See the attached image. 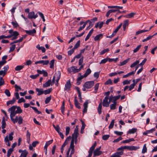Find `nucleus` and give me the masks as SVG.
I'll return each mask as SVG.
<instances>
[{
    "label": "nucleus",
    "mask_w": 157,
    "mask_h": 157,
    "mask_svg": "<svg viewBox=\"0 0 157 157\" xmlns=\"http://www.w3.org/2000/svg\"><path fill=\"white\" fill-rule=\"evenodd\" d=\"M17 108L16 106H13L9 109L8 111H10V113H16V109Z\"/></svg>",
    "instance_id": "obj_22"
},
{
    "label": "nucleus",
    "mask_w": 157,
    "mask_h": 157,
    "mask_svg": "<svg viewBox=\"0 0 157 157\" xmlns=\"http://www.w3.org/2000/svg\"><path fill=\"white\" fill-rule=\"evenodd\" d=\"M130 60V58H128L127 59L124 60L122 62H120V66H122L125 64L126 63H127Z\"/></svg>",
    "instance_id": "obj_30"
},
{
    "label": "nucleus",
    "mask_w": 157,
    "mask_h": 157,
    "mask_svg": "<svg viewBox=\"0 0 157 157\" xmlns=\"http://www.w3.org/2000/svg\"><path fill=\"white\" fill-rule=\"evenodd\" d=\"M79 75H80V76L79 77L77 78V85H79L80 84V81H81V80L83 78H85V77H84L83 75H81V74L80 73H79L78 74Z\"/></svg>",
    "instance_id": "obj_14"
},
{
    "label": "nucleus",
    "mask_w": 157,
    "mask_h": 157,
    "mask_svg": "<svg viewBox=\"0 0 157 157\" xmlns=\"http://www.w3.org/2000/svg\"><path fill=\"white\" fill-rule=\"evenodd\" d=\"M71 86V81L69 80L67 81L66 82V83L65 85L64 90L68 92L70 90Z\"/></svg>",
    "instance_id": "obj_4"
},
{
    "label": "nucleus",
    "mask_w": 157,
    "mask_h": 157,
    "mask_svg": "<svg viewBox=\"0 0 157 157\" xmlns=\"http://www.w3.org/2000/svg\"><path fill=\"white\" fill-rule=\"evenodd\" d=\"M123 154V151H121L115 153L110 157H121V155Z\"/></svg>",
    "instance_id": "obj_10"
},
{
    "label": "nucleus",
    "mask_w": 157,
    "mask_h": 157,
    "mask_svg": "<svg viewBox=\"0 0 157 157\" xmlns=\"http://www.w3.org/2000/svg\"><path fill=\"white\" fill-rule=\"evenodd\" d=\"M128 21H129L128 20H126L124 21V23L123 25V27L124 31H125L126 27L128 25Z\"/></svg>",
    "instance_id": "obj_24"
},
{
    "label": "nucleus",
    "mask_w": 157,
    "mask_h": 157,
    "mask_svg": "<svg viewBox=\"0 0 157 157\" xmlns=\"http://www.w3.org/2000/svg\"><path fill=\"white\" fill-rule=\"evenodd\" d=\"M155 131V128H153L151 129L150 130H147L146 132H144L143 134L145 135H147L148 133H152L153 132Z\"/></svg>",
    "instance_id": "obj_21"
},
{
    "label": "nucleus",
    "mask_w": 157,
    "mask_h": 157,
    "mask_svg": "<svg viewBox=\"0 0 157 157\" xmlns=\"http://www.w3.org/2000/svg\"><path fill=\"white\" fill-rule=\"evenodd\" d=\"M110 135H104L102 136V139L104 140H107L109 137Z\"/></svg>",
    "instance_id": "obj_60"
},
{
    "label": "nucleus",
    "mask_w": 157,
    "mask_h": 157,
    "mask_svg": "<svg viewBox=\"0 0 157 157\" xmlns=\"http://www.w3.org/2000/svg\"><path fill=\"white\" fill-rule=\"evenodd\" d=\"M101 108L102 103L101 102L99 104L98 109V111L99 114H100L101 113Z\"/></svg>",
    "instance_id": "obj_31"
},
{
    "label": "nucleus",
    "mask_w": 157,
    "mask_h": 157,
    "mask_svg": "<svg viewBox=\"0 0 157 157\" xmlns=\"http://www.w3.org/2000/svg\"><path fill=\"white\" fill-rule=\"evenodd\" d=\"M4 141L5 142L6 144L8 146H10V142L8 140V136H6L5 138Z\"/></svg>",
    "instance_id": "obj_35"
},
{
    "label": "nucleus",
    "mask_w": 157,
    "mask_h": 157,
    "mask_svg": "<svg viewBox=\"0 0 157 157\" xmlns=\"http://www.w3.org/2000/svg\"><path fill=\"white\" fill-rule=\"evenodd\" d=\"M148 31H149V30H139V31H137L136 33V35H137L139 34L140 33H142L147 32Z\"/></svg>",
    "instance_id": "obj_50"
},
{
    "label": "nucleus",
    "mask_w": 157,
    "mask_h": 157,
    "mask_svg": "<svg viewBox=\"0 0 157 157\" xmlns=\"http://www.w3.org/2000/svg\"><path fill=\"white\" fill-rule=\"evenodd\" d=\"M24 66L19 65L17 66L15 68V70L17 71H20L24 68Z\"/></svg>",
    "instance_id": "obj_43"
},
{
    "label": "nucleus",
    "mask_w": 157,
    "mask_h": 157,
    "mask_svg": "<svg viewBox=\"0 0 157 157\" xmlns=\"http://www.w3.org/2000/svg\"><path fill=\"white\" fill-rule=\"evenodd\" d=\"M141 46H142L140 44L138 45L136 47V48L133 50V52L136 53L137 52L139 51V50L140 49V48Z\"/></svg>",
    "instance_id": "obj_51"
},
{
    "label": "nucleus",
    "mask_w": 157,
    "mask_h": 157,
    "mask_svg": "<svg viewBox=\"0 0 157 157\" xmlns=\"http://www.w3.org/2000/svg\"><path fill=\"white\" fill-rule=\"evenodd\" d=\"M19 35V33L17 31H14V33H13L12 38L11 40H15L17 39V36Z\"/></svg>",
    "instance_id": "obj_17"
},
{
    "label": "nucleus",
    "mask_w": 157,
    "mask_h": 157,
    "mask_svg": "<svg viewBox=\"0 0 157 157\" xmlns=\"http://www.w3.org/2000/svg\"><path fill=\"white\" fill-rule=\"evenodd\" d=\"M137 130L136 128H133L131 129H130L128 131V133L130 134H134L136 132Z\"/></svg>",
    "instance_id": "obj_34"
},
{
    "label": "nucleus",
    "mask_w": 157,
    "mask_h": 157,
    "mask_svg": "<svg viewBox=\"0 0 157 157\" xmlns=\"http://www.w3.org/2000/svg\"><path fill=\"white\" fill-rule=\"evenodd\" d=\"M101 147L100 146L98 148H97L94 151V157L98 156L102 153V152L100 151Z\"/></svg>",
    "instance_id": "obj_5"
},
{
    "label": "nucleus",
    "mask_w": 157,
    "mask_h": 157,
    "mask_svg": "<svg viewBox=\"0 0 157 157\" xmlns=\"http://www.w3.org/2000/svg\"><path fill=\"white\" fill-rule=\"evenodd\" d=\"M140 148L139 147H136L134 146H130L129 150L130 151L135 150Z\"/></svg>",
    "instance_id": "obj_44"
},
{
    "label": "nucleus",
    "mask_w": 157,
    "mask_h": 157,
    "mask_svg": "<svg viewBox=\"0 0 157 157\" xmlns=\"http://www.w3.org/2000/svg\"><path fill=\"white\" fill-rule=\"evenodd\" d=\"M105 85L113 84V82L110 79H108L104 83Z\"/></svg>",
    "instance_id": "obj_42"
},
{
    "label": "nucleus",
    "mask_w": 157,
    "mask_h": 157,
    "mask_svg": "<svg viewBox=\"0 0 157 157\" xmlns=\"http://www.w3.org/2000/svg\"><path fill=\"white\" fill-rule=\"evenodd\" d=\"M70 150L71 149V151L69 156V157H72V155L74 154L75 152L74 144H73L72 143L70 144Z\"/></svg>",
    "instance_id": "obj_11"
},
{
    "label": "nucleus",
    "mask_w": 157,
    "mask_h": 157,
    "mask_svg": "<svg viewBox=\"0 0 157 157\" xmlns=\"http://www.w3.org/2000/svg\"><path fill=\"white\" fill-rule=\"evenodd\" d=\"M36 90L38 92L37 95L39 96L43 94L44 93V91L42 89H39L36 88Z\"/></svg>",
    "instance_id": "obj_19"
},
{
    "label": "nucleus",
    "mask_w": 157,
    "mask_h": 157,
    "mask_svg": "<svg viewBox=\"0 0 157 157\" xmlns=\"http://www.w3.org/2000/svg\"><path fill=\"white\" fill-rule=\"evenodd\" d=\"M88 100H86V101L84 103L83 106L84 109L83 111V113H86L87 111V109L88 106Z\"/></svg>",
    "instance_id": "obj_9"
},
{
    "label": "nucleus",
    "mask_w": 157,
    "mask_h": 157,
    "mask_svg": "<svg viewBox=\"0 0 157 157\" xmlns=\"http://www.w3.org/2000/svg\"><path fill=\"white\" fill-rule=\"evenodd\" d=\"M79 75H80V76L79 77L77 78V85H79L80 84V81H81V80L83 78H85V77H84L83 75H81V74L80 73H79L78 74Z\"/></svg>",
    "instance_id": "obj_13"
},
{
    "label": "nucleus",
    "mask_w": 157,
    "mask_h": 157,
    "mask_svg": "<svg viewBox=\"0 0 157 157\" xmlns=\"http://www.w3.org/2000/svg\"><path fill=\"white\" fill-rule=\"evenodd\" d=\"M91 72V71L90 68L87 69L84 75V77H86Z\"/></svg>",
    "instance_id": "obj_28"
},
{
    "label": "nucleus",
    "mask_w": 157,
    "mask_h": 157,
    "mask_svg": "<svg viewBox=\"0 0 157 157\" xmlns=\"http://www.w3.org/2000/svg\"><path fill=\"white\" fill-rule=\"evenodd\" d=\"M15 91L17 92L19 91V90H21V87L17 85V84L15 85Z\"/></svg>",
    "instance_id": "obj_53"
},
{
    "label": "nucleus",
    "mask_w": 157,
    "mask_h": 157,
    "mask_svg": "<svg viewBox=\"0 0 157 157\" xmlns=\"http://www.w3.org/2000/svg\"><path fill=\"white\" fill-rule=\"evenodd\" d=\"M17 109L16 110V113H20L22 112V110L21 109L20 107H17Z\"/></svg>",
    "instance_id": "obj_46"
},
{
    "label": "nucleus",
    "mask_w": 157,
    "mask_h": 157,
    "mask_svg": "<svg viewBox=\"0 0 157 157\" xmlns=\"http://www.w3.org/2000/svg\"><path fill=\"white\" fill-rule=\"evenodd\" d=\"M135 83L133 82L132 84L130 85L129 86V90L130 91L132 90L135 87V86L136 85Z\"/></svg>",
    "instance_id": "obj_63"
},
{
    "label": "nucleus",
    "mask_w": 157,
    "mask_h": 157,
    "mask_svg": "<svg viewBox=\"0 0 157 157\" xmlns=\"http://www.w3.org/2000/svg\"><path fill=\"white\" fill-rule=\"evenodd\" d=\"M103 36V35L102 34H100L97 35L94 38V40L95 41H99L100 38H102Z\"/></svg>",
    "instance_id": "obj_23"
},
{
    "label": "nucleus",
    "mask_w": 157,
    "mask_h": 157,
    "mask_svg": "<svg viewBox=\"0 0 157 157\" xmlns=\"http://www.w3.org/2000/svg\"><path fill=\"white\" fill-rule=\"evenodd\" d=\"M28 154V152L26 150H24L21 154V156L22 157H26Z\"/></svg>",
    "instance_id": "obj_36"
},
{
    "label": "nucleus",
    "mask_w": 157,
    "mask_h": 157,
    "mask_svg": "<svg viewBox=\"0 0 157 157\" xmlns=\"http://www.w3.org/2000/svg\"><path fill=\"white\" fill-rule=\"evenodd\" d=\"M82 125L81 127V133H83V131L85 128V127L86 126V124L83 121H81Z\"/></svg>",
    "instance_id": "obj_39"
},
{
    "label": "nucleus",
    "mask_w": 157,
    "mask_h": 157,
    "mask_svg": "<svg viewBox=\"0 0 157 157\" xmlns=\"http://www.w3.org/2000/svg\"><path fill=\"white\" fill-rule=\"evenodd\" d=\"M104 24V22H101L100 23L99 22H98L96 23L95 25V27L96 28H97L98 27H99V29H100L102 27L103 25Z\"/></svg>",
    "instance_id": "obj_25"
},
{
    "label": "nucleus",
    "mask_w": 157,
    "mask_h": 157,
    "mask_svg": "<svg viewBox=\"0 0 157 157\" xmlns=\"http://www.w3.org/2000/svg\"><path fill=\"white\" fill-rule=\"evenodd\" d=\"M17 121L18 122V123L19 124H21L23 123V119L21 116H20L19 117Z\"/></svg>",
    "instance_id": "obj_62"
},
{
    "label": "nucleus",
    "mask_w": 157,
    "mask_h": 157,
    "mask_svg": "<svg viewBox=\"0 0 157 157\" xmlns=\"http://www.w3.org/2000/svg\"><path fill=\"white\" fill-rule=\"evenodd\" d=\"M11 23L14 27L17 28L19 26V25L16 21H12Z\"/></svg>",
    "instance_id": "obj_57"
},
{
    "label": "nucleus",
    "mask_w": 157,
    "mask_h": 157,
    "mask_svg": "<svg viewBox=\"0 0 157 157\" xmlns=\"http://www.w3.org/2000/svg\"><path fill=\"white\" fill-rule=\"evenodd\" d=\"M49 63V60H41L39 61H36L35 62V64H37L38 63H43L44 65H47Z\"/></svg>",
    "instance_id": "obj_12"
},
{
    "label": "nucleus",
    "mask_w": 157,
    "mask_h": 157,
    "mask_svg": "<svg viewBox=\"0 0 157 157\" xmlns=\"http://www.w3.org/2000/svg\"><path fill=\"white\" fill-rule=\"evenodd\" d=\"M30 136L31 134L28 130L27 131V133L26 136L27 138V142L28 144H29L30 141Z\"/></svg>",
    "instance_id": "obj_18"
},
{
    "label": "nucleus",
    "mask_w": 157,
    "mask_h": 157,
    "mask_svg": "<svg viewBox=\"0 0 157 157\" xmlns=\"http://www.w3.org/2000/svg\"><path fill=\"white\" fill-rule=\"evenodd\" d=\"M122 137L121 136H120L117 139L114 140L113 141V143H117L119 142L120 141L122 140Z\"/></svg>",
    "instance_id": "obj_61"
},
{
    "label": "nucleus",
    "mask_w": 157,
    "mask_h": 157,
    "mask_svg": "<svg viewBox=\"0 0 157 157\" xmlns=\"http://www.w3.org/2000/svg\"><path fill=\"white\" fill-rule=\"evenodd\" d=\"M94 82L93 81L87 82L83 85V87H85L86 89H90L94 86Z\"/></svg>",
    "instance_id": "obj_3"
},
{
    "label": "nucleus",
    "mask_w": 157,
    "mask_h": 157,
    "mask_svg": "<svg viewBox=\"0 0 157 157\" xmlns=\"http://www.w3.org/2000/svg\"><path fill=\"white\" fill-rule=\"evenodd\" d=\"M13 149H12V148H10L7 151V156L9 157L11 154V153L13 151Z\"/></svg>",
    "instance_id": "obj_48"
},
{
    "label": "nucleus",
    "mask_w": 157,
    "mask_h": 157,
    "mask_svg": "<svg viewBox=\"0 0 157 157\" xmlns=\"http://www.w3.org/2000/svg\"><path fill=\"white\" fill-rule=\"evenodd\" d=\"M77 67L75 66H72L68 68V71L69 73L73 72L74 73L78 72Z\"/></svg>",
    "instance_id": "obj_7"
},
{
    "label": "nucleus",
    "mask_w": 157,
    "mask_h": 157,
    "mask_svg": "<svg viewBox=\"0 0 157 157\" xmlns=\"http://www.w3.org/2000/svg\"><path fill=\"white\" fill-rule=\"evenodd\" d=\"M117 104L113 103L111 104L110 105V109L111 110H114L116 109Z\"/></svg>",
    "instance_id": "obj_41"
},
{
    "label": "nucleus",
    "mask_w": 157,
    "mask_h": 157,
    "mask_svg": "<svg viewBox=\"0 0 157 157\" xmlns=\"http://www.w3.org/2000/svg\"><path fill=\"white\" fill-rule=\"evenodd\" d=\"M114 119L112 120L111 121L110 124L109 126V129L112 128H113L114 124Z\"/></svg>",
    "instance_id": "obj_52"
},
{
    "label": "nucleus",
    "mask_w": 157,
    "mask_h": 157,
    "mask_svg": "<svg viewBox=\"0 0 157 157\" xmlns=\"http://www.w3.org/2000/svg\"><path fill=\"white\" fill-rule=\"evenodd\" d=\"M53 77H55L56 79V81L57 83H58L59 80L61 77V72L59 71H58L56 72Z\"/></svg>",
    "instance_id": "obj_8"
},
{
    "label": "nucleus",
    "mask_w": 157,
    "mask_h": 157,
    "mask_svg": "<svg viewBox=\"0 0 157 157\" xmlns=\"http://www.w3.org/2000/svg\"><path fill=\"white\" fill-rule=\"evenodd\" d=\"M75 102V105L76 107L78 109H80L81 108L80 106L79 105V103L78 102V101H74Z\"/></svg>",
    "instance_id": "obj_64"
},
{
    "label": "nucleus",
    "mask_w": 157,
    "mask_h": 157,
    "mask_svg": "<svg viewBox=\"0 0 157 157\" xmlns=\"http://www.w3.org/2000/svg\"><path fill=\"white\" fill-rule=\"evenodd\" d=\"M51 83V79H49L43 85V87L44 88L46 87L49 86Z\"/></svg>",
    "instance_id": "obj_20"
},
{
    "label": "nucleus",
    "mask_w": 157,
    "mask_h": 157,
    "mask_svg": "<svg viewBox=\"0 0 157 157\" xmlns=\"http://www.w3.org/2000/svg\"><path fill=\"white\" fill-rule=\"evenodd\" d=\"M36 48L39 50H41L42 52H45L46 51L45 48L44 47H40L39 44L36 46Z\"/></svg>",
    "instance_id": "obj_32"
},
{
    "label": "nucleus",
    "mask_w": 157,
    "mask_h": 157,
    "mask_svg": "<svg viewBox=\"0 0 157 157\" xmlns=\"http://www.w3.org/2000/svg\"><path fill=\"white\" fill-rule=\"evenodd\" d=\"M6 124L5 122V118L4 117H3L2 120V128L3 129L5 128L6 127Z\"/></svg>",
    "instance_id": "obj_29"
},
{
    "label": "nucleus",
    "mask_w": 157,
    "mask_h": 157,
    "mask_svg": "<svg viewBox=\"0 0 157 157\" xmlns=\"http://www.w3.org/2000/svg\"><path fill=\"white\" fill-rule=\"evenodd\" d=\"M4 84V81L2 77H0V87Z\"/></svg>",
    "instance_id": "obj_58"
},
{
    "label": "nucleus",
    "mask_w": 157,
    "mask_h": 157,
    "mask_svg": "<svg viewBox=\"0 0 157 157\" xmlns=\"http://www.w3.org/2000/svg\"><path fill=\"white\" fill-rule=\"evenodd\" d=\"M135 14V13H131L128 14L124 16V17L126 18H131L133 17V16Z\"/></svg>",
    "instance_id": "obj_26"
},
{
    "label": "nucleus",
    "mask_w": 157,
    "mask_h": 157,
    "mask_svg": "<svg viewBox=\"0 0 157 157\" xmlns=\"http://www.w3.org/2000/svg\"><path fill=\"white\" fill-rule=\"evenodd\" d=\"M34 12H31L29 13V18L32 19L34 18Z\"/></svg>",
    "instance_id": "obj_40"
},
{
    "label": "nucleus",
    "mask_w": 157,
    "mask_h": 157,
    "mask_svg": "<svg viewBox=\"0 0 157 157\" xmlns=\"http://www.w3.org/2000/svg\"><path fill=\"white\" fill-rule=\"evenodd\" d=\"M52 88H50L48 90H45L44 91V93L45 95L48 94H49L52 91Z\"/></svg>",
    "instance_id": "obj_45"
},
{
    "label": "nucleus",
    "mask_w": 157,
    "mask_h": 157,
    "mask_svg": "<svg viewBox=\"0 0 157 157\" xmlns=\"http://www.w3.org/2000/svg\"><path fill=\"white\" fill-rule=\"evenodd\" d=\"M53 127L54 128L56 131L58 133L60 132V128L59 127V126L58 125H57L56 126L54 124L52 125Z\"/></svg>",
    "instance_id": "obj_37"
},
{
    "label": "nucleus",
    "mask_w": 157,
    "mask_h": 157,
    "mask_svg": "<svg viewBox=\"0 0 157 157\" xmlns=\"http://www.w3.org/2000/svg\"><path fill=\"white\" fill-rule=\"evenodd\" d=\"M37 71L38 73L40 74H43V75L44 76L47 77L48 75V73L44 70L40 71L39 70H37Z\"/></svg>",
    "instance_id": "obj_15"
},
{
    "label": "nucleus",
    "mask_w": 157,
    "mask_h": 157,
    "mask_svg": "<svg viewBox=\"0 0 157 157\" xmlns=\"http://www.w3.org/2000/svg\"><path fill=\"white\" fill-rule=\"evenodd\" d=\"M96 142H94V144L90 148V150L89 151L93 153V151L94 149V148L96 146Z\"/></svg>",
    "instance_id": "obj_33"
},
{
    "label": "nucleus",
    "mask_w": 157,
    "mask_h": 157,
    "mask_svg": "<svg viewBox=\"0 0 157 157\" xmlns=\"http://www.w3.org/2000/svg\"><path fill=\"white\" fill-rule=\"evenodd\" d=\"M120 97L121 95H120L116 96L111 95L109 98V102H111L115 103H116V104H117L116 101L120 98Z\"/></svg>",
    "instance_id": "obj_2"
},
{
    "label": "nucleus",
    "mask_w": 157,
    "mask_h": 157,
    "mask_svg": "<svg viewBox=\"0 0 157 157\" xmlns=\"http://www.w3.org/2000/svg\"><path fill=\"white\" fill-rule=\"evenodd\" d=\"M11 37V36H10V35L8 36H5V35H3L0 36V40L6 38H10Z\"/></svg>",
    "instance_id": "obj_56"
},
{
    "label": "nucleus",
    "mask_w": 157,
    "mask_h": 157,
    "mask_svg": "<svg viewBox=\"0 0 157 157\" xmlns=\"http://www.w3.org/2000/svg\"><path fill=\"white\" fill-rule=\"evenodd\" d=\"M78 128L77 126H76L74 130V133L72 135L71 140V143H72L73 144H74V142L75 141V143L76 144L77 141V138L78 137Z\"/></svg>",
    "instance_id": "obj_1"
},
{
    "label": "nucleus",
    "mask_w": 157,
    "mask_h": 157,
    "mask_svg": "<svg viewBox=\"0 0 157 157\" xmlns=\"http://www.w3.org/2000/svg\"><path fill=\"white\" fill-rule=\"evenodd\" d=\"M16 101V99L15 98H13L12 100L8 101L7 102V106H8L10 104H13Z\"/></svg>",
    "instance_id": "obj_27"
},
{
    "label": "nucleus",
    "mask_w": 157,
    "mask_h": 157,
    "mask_svg": "<svg viewBox=\"0 0 157 157\" xmlns=\"http://www.w3.org/2000/svg\"><path fill=\"white\" fill-rule=\"evenodd\" d=\"M109 98L108 97L106 96L104 98V99L103 100V105L104 106L106 107H108L109 105V104L110 103V102L108 101Z\"/></svg>",
    "instance_id": "obj_6"
},
{
    "label": "nucleus",
    "mask_w": 157,
    "mask_h": 157,
    "mask_svg": "<svg viewBox=\"0 0 157 157\" xmlns=\"http://www.w3.org/2000/svg\"><path fill=\"white\" fill-rule=\"evenodd\" d=\"M109 51V48H108L106 49H105L103 50H102L100 53V55H102L105 54V53L106 52H108Z\"/></svg>",
    "instance_id": "obj_49"
},
{
    "label": "nucleus",
    "mask_w": 157,
    "mask_h": 157,
    "mask_svg": "<svg viewBox=\"0 0 157 157\" xmlns=\"http://www.w3.org/2000/svg\"><path fill=\"white\" fill-rule=\"evenodd\" d=\"M13 132H11L10 134H9V140H12L13 139Z\"/></svg>",
    "instance_id": "obj_59"
},
{
    "label": "nucleus",
    "mask_w": 157,
    "mask_h": 157,
    "mask_svg": "<svg viewBox=\"0 0 157 157\" xmlns=\"http://www.w3.org/2000/svg\"><path fill=\"white\" fill-rule=\"evenodd\" d=\"M55 60L54 59L52 60L51 61L50 63V68H53L54 66Z\"/></svg>",
    "instance_id": "obj_55"
},
{
    "label": "nucleus",
    "mask_w": 157,
    "mask_h": 157,
    "mask_svg": "<svg viewBox=\"0 0 157 157\" xmlns=\"http://www.w3.org/2000/svg\"><path fill=\"white\" fill-rule=\"evenodd\" d=\"M80 42L79 40L77 41L73 48L74 49H75L77 48L80 46Z\"/></svg>",
    "instance_id": "obj_54"
},
{
    "label": "nucleus",
    "mask_w": 157,
    "mask_h": 157,
    "mask_svg": "<svg viewBox=\"0 0 157 157\" xmlns=\"http://www.w3.org/2000/svg\"><path fill=\"white\" fill-rule=\"evenodd\" d=\"M25 32L27 34L29 35H32L33 36V34L36 33V31L35 29H34L32 30H25Z\"/></svg>",
    "instance_id": "obj_16"
},
{
    "label": "nucleus",
    "mask_w": 157,
    "mask_h": 157,
    "mask_svg": "<svg viewBox=\"0 0 157 157\" xmlns=\"http://www.w3.org/2000/svg\"><path fill=\"white\" fill-rule=\"evenodd\" d=\"M147 149L146 147V144H145L143 146L142 150V153L143 154L147 152Z\"/></svg>",
    "instance_id": "obj_38"
},
{
    "label": "nucleus",
    "mask_w": 157,
    "mask_h": 157,
    "mask_svg": "<svg viewBox=\"0 0 157 157\" xmlns=\"http://www.w3.org/2000/svg\"><path fill=\"white\" fill-rule=\"evenodd\" d=\"M139 63V60H137L135 62L133 63L130 65V67L131 68L133 67L136 66Z\"/></svg>",
    "instance_id": "obj_47"
}]
</instances>
